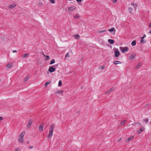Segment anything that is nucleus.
Wrapping results in <instances>:
<instances>
[{
    "label": "nucleus",
    "instance_id": "393cba45",
    "mask_svg": "<svg viewBox=\"0 0 151 151\" xmlns=\"http://www.w3.org/2000/svg\"><path fill=\"white\" fill-rule=\"evenodd\" d=\"M141 40L140 42L141 43H145V42H146V41H147L146 40H144L143 39L144 38H141Z\"/></svg>",
    "mask_w": 151,
    "mask_h": 151
},
{
    "label": "nucleus",
    "instance_id": "c756f323",
    "mask_svg": "<svg viewBox=\"0 0 151 151\" xmlns=\"http://www.w3.org/2000/svg\"><path fill=\"white\" fill-rule=\"evenodd\" d=\"M62 82L61 80H60L59 81L58 83V85L60 86H62Z\"/></svg>",
    "mask_w": 151,
    "mask_h": 151
},
{
    "label": "nucleus",
    "instance_id": "58836bf2",
    "mask_svg": "<svg viewBox=\"0 0 151 151\" xmlns=\"http://www.w3.org/2000/svg\"><path fill=\"white\" fill-rule=\"evenodd\" d=\"M105 68V66H102L101 67V68L102 69H104Z\"/></svg>",
    "mask_w": 151,
    "mask_h": 151
},
{
    "label": "nucleus",
    "instance_id": "aec40b11",
    "mask_svg": "<svg viewBox=\"0 0 151 151\" xmlns=\"http://www.w3.org/2000/svg\"><path fill=\"white\" fill-rule=\"evenodd\" d=\"M43 54L44 55V56H45V57H46V58L45 59V60H48L49 59L50 57L49 56L46 55H45V54H44V53H43Z\"/></svg>",
    "mask_w": 151,
    "mask_h": 151
},
{
    "label": "nucleus",
    "instance_id": "4c0bfd02",
    "mask_svg": "<svg viewBox=\"0 0 151 151\" xmlns=\"http://www.w3.org/2000/svg\"><path fill=\"white\" fill-rule=\"evenodd\" d=\"M122 138H120L118 139V140H117V141L118 142H120L122 140Z\"/></svg>",
    "mask_w": 151,
    "mask_h": 151
},
{
    "label": "nucleus",
    "instance_id": "4468645a",
    "mask_svg": "<svg viewBox=\"0 0 151 151\" xmlns=\"http://www.w3.org/2000/svg\"><path fill=\"white\" fill-rule=\"evenodd\" d=\"M145 129L143 127H141L140 129L138 131V133L139 134L141 133Z\"/></svg>",
    "mask_w": 151,
    "mask_h": 151
},
{
    "label": "nucleus",
    "instance_id": "cd10ccee",
    "mask_svg": "<svg viewBox=\"0 0 151 151\" xmlns=\"http://www.w3.org/2000/svg\"><path fill=\"white\" fill-rule=\"evenodd\" d=\"M128 10H129V12L130 13H131V14L132 13V11L133 10V8H132L129 7V9Z\"/></svg>",
    "mask_w": 151,
    "mask_h": 151
},
{
    "label": "nucleus",
    "instance_id": "7c9ffc66",
    "mask_svg": "<svg viewBox=\"0 0 151 151\" xmlns=\"http://www.w3.org/2000/svg\"><path fill=\"white\" fill-rule=\"evenodd\" d=\"M69 56H70V54H69V53L68 52H67L66 54L65 55V58L69 57Z\"/></svg>",
    "mask_w": 151,
    "mask_h": 151
},
{
    "label": "nucleus",
    "instance_id": "6ab92c4d",
    "mask_svg": "<svg viewBox=\"0 0 151 151\" xmlns=\"http://www.w3.org/2000/svg\"><path fill=\"white\" fill-rule=\"evenodd\" d=\"M73 36L76 39H78L80 38V35H73Z\"/></svg>",
    "mask_w": 151,
    "mask_h": 151
},
{
    "label": "nucleus",
    "instance_id": "de8ad7c7",
    "mask_svg": "<svg viewBox=\"0 0 151 151\" xmlns=\"http://www.w3.org/2000/svg\"><path fill=\"white\" fill-rule=\"evenodd\" d=\"M27 143H29V142H27Z\"/></svg>",
    "mask_w": 151,
    "mask_h": 151
},
{
    "label": "nucleus",
    "instance_id": "c9c22d12",
    "mask_svg": "<svg viewBox=\"0 0 151 151\" xmlns=\"http://www.w3.org/2000/svg\"><path fill=\"white\" fill-rule=\"evenodd\" d=\"M79 17V16H78V15H77V14H76V15H75L74 16V18H77L78 17Z\"/></svg>",
    "mask_w": 151,
    "mask_h": 151
},
{
    "label": "nucleus",
    "instance_id": "6e6552de",
    "mask_svg": "<svg viewBox=\"0 0 151 151\" xmlns=\"http://www.w3.org/2000/svg\"><path fill=\"white\" fill-rule=\"evenodd\" d=\"M108 31L111 33H113V34H114L116 32V29L114 28H112L111 29H109L108 30Z\"/></svg>",
    "mask_w": 151,
    "mask_h": 151
},
{
    "label": "nucleus",
    "instance_id": "423d86ee",
    "mask_svg": "<svg viewBox=\"0 0 151 151\" xmlns=\"http://www.w3.org/2000/svg\"><path fill=\"white\" fill-rule=\"evenodd\" d=\"M48 70L50 72H53L55 70V69L52 67H50Z\"/></svg>",
    "mask_w": 151,
    "mask_h": 151
},
{
    "label": "nucleus",
    "instance_id": "f8f14e48",
    "mask_svg": "<svg viewBox=\"0 0 151 151\" xmlns=\"http://www.w3.org/2000/svg\"><path fill=\"white\" fill-rule=\"evenodd\" d=\"M115 88H112L109 90H108L106 92V93L108 94L109 93L111 92L112 91H113L114 90Z\"/></svg>",
    "mask_w": 151,
    "mask_h": 151
},
{
    "label": "nucleus",
    "instance_id": "bb28decb",
    "mask_svg": "<svg viewBox=\"0 0 151 151\" xmlns=\"http://www.w3.org/2000/svg\"><path fill=\"white\" fill-rule=\"evenodd\" d=\"M106 30L105 29L103 30H100L98 31V33H101L102 32H106Z\"/></svg>",
    "mask_w": 151,
    "mask_h": 151
},
{
    "label": "nucleus",
    "instance_id": "dca6fc26",
    "mask_svg": "<svg viewBox=\"0 0 151 151\" xmlns=\"http://www.w3.org/2000/svg\"><path fill=\"white\" fill-rule=\"evenodd\" d=\"M108 42L111 44H113L114 43V41L113 40L110 39L108 40Z\"/></svg>",
    "mask_w": 151,
    "mask_h": 151
},
{
    "label": "nucleus",
    "instance_id": "9b49d317",
    "mask_svg": "<svg viewBox=\"0 0 151 151\" xmlns=\"http://www.w3.org/2000/svg\"><path fill=\"white\" fill-rule=\"evenodd\" d=\"M131 5L134 7V10H136V7L137 6V4H134L132 2L131 4Z\"/></svg>",
    "mask_w": 151,
    "mask_h": 151
},
{
    "label": "nucleus",
    "instance_id": "2eb2a0df",
    "mask_svg": "<svg viewBox=\"0 0 151 151\" xmlns=\"http://www.w3.org/2000/svg\"><path fill=\"white\" fill-rule=\"evenodd\" d=\"M134 138V136H131L127 139L126 140V141L127 142H128L131 139H132Z\"/></svg>",
    "mask_w": 151,
    "mask_h": 151
},
{
    "label": "nucleus",
    "instance_id": "c03bdc74",
    "mask_svg": "<svg viewBox=\"0 0 151 151\" xmlns=\"http://www.w3.org/2000/svg\"><path fill=\"white\" fill-rule=\"evenodd\" d=\"M33 148V147L32 146H31L29 147V148L30 149H32Z\"/></svg>",
    "mask_w": 151,
    "mask_h": 151
},
{
    "label": "nucleus",
    "instance_id": "5701e85b",
    "mask_svg": "<svg viewBox=\"0 0 151 151\" xmlns=\"http://www.w3.org/2000/svg\"><path fill=\"white\" fill-rule=\"evenodd\" d=\"M28 56H29V54H28L26 53H25L23 55L22 57L23 58H24L27 57Z\"/></svg>",
    "mask_w": 151,
    "mask_h": 151
},
{
    "label": "nucleus",
    "instance_id": "0eeeda50",
    "mask_svg": "<svg viewBox=\"0 0 151 151\" xmlns=\"http://www.w3.org/2000/svg\"><path fill=\"white\" fill-rule=\"evenodd\" d=\"M136 56V54L135 53H132V54L129 57V58L131 59L132 60L134 58H135V57Z\"/></svg>",
    "mask_w": 151,
    "mask_h": 151
},
{
    "label": "nucleus",
    "instance_id": "a211bd4d",
    "mask_svg": "<svg viewBox=\"0 0 151 151\" xmlns=\"http://www.w3.org/2000/svg\"><path fill=\"white\" fill-rule=\"evenodd\" d=\"M113 63L115 65H117L118 64H121V62L119 61H114Z\"/></svg>",
    "mask_w": 151,
    "mask_h": 151
},
{
    "label": "nucleus",
    "instance_id": "79ce46f5",
    "mask_svg": "<svg viewBox=\"0 0 151 151\" xmlns=\"http://www.w3.org/2000/svg\"><path fill=\"white\" fill-rule=\"evenodd\" d=\"M3 118L2 117H0V121L2 120L3 119Z\"/></svg>",
    "mask_w": 151,
    "mask_h": 151
},
{
    "label": "nucleus",
    "instance_id": "09e8293b",
    "mask_svg": "<svg viewBox=\"0 0 151 151\" xmlns=\"http://www.w3.org/2000/svg\"><path fill=\"white\" fill-rule=\"evenodd\" d=\"M71 52L72 53V50H71Z\"/></svg>",
    "mask_w": 151,
    "mask_h": 151
},
{
    "label": "nucleus",
    "instance_id": "2f4dec72",
    "mask_svg": "<svg viewBox=\"0 0 151 151\" xmlns=\"http://www.w3.org/2000/svg\"><path fill=\"white\" fill-rule=\"evenodd\" d=\"M50 2L52 4H55V0H49Z\"/></svg>",
    "mask_w": 151,
    "mask_h": 151
},
{
    "label": "nucleus",
    "instance_id": "7ed1b4c3",
    "mask_svg": "<svg viewBox=\"0 0 151 151\" xmlns=\"http://www.w3.org/2000/svg\"><path fill=\"white\" fill-rule=\"evenodd\" d=\"M120 49L121 50V51L122 53H124L126 52H127L129 49L128 47H120Z\"/></svg>",
    "mask_w": 151,
    "mask_h": 151
},
{
    "label": "nucleus",
    "instance_id": "f257e3e1",
    "mask_svg": "<svg viewBox=\"0 0 151 151\" xmlns=\"http://www.w3.org/2000/svg\"><path fill=\"white\" fill-rule=\"evenodd\" d=\"M25 133V132L23 131L19 135L18 139V141L20 143H24V139L23 137Z\"/></svg>",
    "mask_w": 151,
    "mask_h": 151
},
{
    "label": "nucleus",
    "instance_id": "ddd939ff",
    "mask_svg": "<svg viewBox=\"0 0 151 151\" xmlns=\"http://www.w3.org/2000/svg\"><path fill=\"white\" fill-rule=\"evenodd\" d=\"M126 122L127 121L126 120H124L123 121H122V122H121L120 126H123L126 123Z\"/></svg>",
    "mask_w": 151,
    "mask_h": 151
},
{
    "label": "nucleus",
    "instance_id": "4be33fe9",
    "mask_svg": "<svg viewBox=\"0 0 151 151\" xmlns=\"http://www.w3.org/2000/svg\"><path fill=\"white\" fill-rule=\"evenodd\" d=\"M13 65V64L12 63H9L8 64L6 65V67L8 68H10Z\"/></svg>",
    "mask_w": 151,
    "mask_h": 151
},
{
    "label": "nucleus",
    "instance_id": "39448f33",
    "mask_svg": "<svg viewBox=\"0 0 151 151\" xmlns=\"http://www.w3.org/2000/svg\"><path fill=\"white\" fill-rule=\"evenodd\" d=\"M76 7L74 6H72L68 7V10L69 11H73L75 10L76 9Z\"/></svg>",
    "mask_w": 151,
    "mask_h": 151
},
{
    "label": "nucleus",
    "instance_id": "1a4fd4ad",
    "mask_svg": "<svg viewBox=\"0 0 151 151\" xmlns=\"http://www.w3.org/2000/svg\"><path fill=\"white\" fill-rule=\"evenodd\" d=\"M32 123V120L31 119H29L28 121L27 127L28 128L29 127Z\"/></svg>",
    "mask_w": 151,
    "mask_h": 151
},
{
    "label": "nucleus",
    "instance_id": "72a5a7b5",
    "mask_svg": "<svg viewBox=\"0 0 151 151\" xmlns=\"http://www.w3.org/2000/svg\"><path fill=\"white\" fill-rule=\"evenodd\" d=\"M140 63H138L136 66V69H138L139 68V67L140 66Z\"/></svg>",
    "mask_w": 151,
    "mask_h": 151
},
{
    "label": "nucleus",
    "instance_id": "e433bc0d",
    "mask_svg": "<svg viewBox=\"0 0 151 151\" xmlns=\"http://www.w3.org/2000/svg\"><path fill=\"white\" fill-rule=\"evenodd\" d=\"M117 1V0H113L112 2L113 3H116V2Z\"/></svg>",
    "mask_w": 151,
    "mask_h": 151
},
{
    "label": "nucleus",
    "instance_id": "c85d7f7f",
    "mask_svg": "<svg viewBox=\"0 0 151 151\" xmlns=\"http://www.w3.org/2000/svg\"><path fill=\"white\" fill-rule=\"evenodd\" d=\"M55 63V60L54 59H52V60L51 61L50 63V65H51L53 64H54Z\"/></svg>",
    "mask_w": 151,
    "mask_h": 151
},
{
    "label": "nucleus",
    "instance_id": "ea45409f",
    "mask_svg": "<svg viewBox=\"0 0 151 151\" xmlns=\"http://www.w3.org/2000/svg\"><path fill=\"white\" fill-rule=\"evenodd\" d=\"M146 37V35H144L141 38H144Z\"/></svg>",
    "mask_w": 151,
    "mask_h": 151
},
{
    "label": "nucleus",
    "instance_id": "412c9836",
    "mask_svg": "<svg viewBox=\"0 0 151 151\" xmlns=\"http://www.w3.org/2000/svg\"><path fill=\"white\" fill-rule=\"evenodd\" d=\"M63 92V91L62 90H60L58 91H57L55 92V93L57 94L62 93Z\"/></svg>",
    "mask_w": 151,
    "mask_h": 151
},
{
    "label": "nucleus",
    "instance_id": "f03ea898",
    "mask_svg": "<svg viewBox=\"0 0 151 151\" xmlns=\"http://www.w3.org/2000/svg\"><path fill=\"white\" fill-rule=\"evenodd\" d=\"M55 127V125L54 124H52L50 126V127L48 135V138H51L52 136L53 132L54 130Z\"/></svg>",
    "mask_w": 151,
    "mask_h": 151
},
{
    "label": "nucleus",
    "instance_id": "473e14b6",
    "mask_svg": "<svg viewBox=\"0 0 151 151\" xmlns=\"http://www.w3.org/2000/svg\"><path fill=\"white\" fill-rule=\"evenodd\" d=\"M50 83V81H49L46 82L45 84V86H46L47 85L49 84Z\"/></svg>",
    "mask_w": 151,
    "mask_h": 151
},
{
    "label": "nucleus",
    "instance_id": "9d476101",
    "mask_svg": "<svg viewBox=\"0 0 151 151\" xmlns=\"http://www.w3.org/2000/svg\"><path fill=\"white\" fill-rule=\"evenodd\" d=\"M16 6V5L15 3H13L12 4L9 5V8L10 9H12L14 8Z\"/></svg>",
    "mask_w": 151,
    "mask_h": 151
},
{
    "label": "nucleus",
    "instance_id": "f3484780",
    "mask_svg": "<svg viewBox=\"0 0 151 151\" xmlns=\"http://www.w3.org/2000/svg\"><path fill=\"white\" fill-rule=\"evenodd\" d=\"M43 125L42 124H40L39 127V129L40 131L41 132L43 130Z\"/></svg>",
    "mask_w": 151,
    "mask_h": 151
},
{
    "label": "nucleus",
    "instance_id": "3c124183",
    "mask_svg": "<svg viewBox=\"0 0 151 151\" xmlns=\"http://www.w3.org/2000/svg\"><path fill=\"white\" fill-rule=\"evenodd\" d=\"M139 124H140V125H141V124L140 123H139Z\"/></svg>",
    "mask_w": 151,
    "mask_h": 151
},
{
    "label": "nucleus",
    "instance_id": "49530a36",
    "mask_svg": "<svg viewBox=\"0 0 151 151\" xmlns=\"http://www.w3.org/2000/svg\"><path fill=\"white\" fill-rule=\"evenodd\" d=\"M149 33L151 34V30L149 31Z\"/></svg>",
    "mask_w": 151,
    "mask_h": 151
},
{
    "label": "nucleus",
    "instance_id": "37998d69",
    "mask_svg": "<svg viewBox=\"0 0 151 151\" xmlns=\"http://www.w3.org/2000/svg\"><path fill=\"white\" fill-rule=\"evenodd\" d=\"M81 0H76V1L78 2H81Z\"/></svg>",
    "mask_w": 151,
    "mask_h": 151
},
{
    "label": "nucleus",
    "instance_id": "a18cd8bd",
    "mask_svg": "<svg viewBox=\"0 0 151 151\" xmlns=\"http://www.w3.org/2000/svg\"><path fill=\"white\" fill-rule=\"evenodd\" d=\"M149 26L150 27H151V23H150V24H149Z\"/></svg>",
    "mask_w": 151,
    "mask_h": 151
},
{
    "label": "nucleus",
    "instance_id": "f704fd0d",
    "mask_svg": "<svg viewBox=\"0 0 151 151\" xmlns=\"http://www.w3.org/2000/svg\"><path fill=\"white\" fill-rule=\"evenodd\" d=\"M146 123H147L148 122V119H145L143 120Z\"/></svg>",
    "mask_w": 151,
    "mask_h": 151
},
{
    "label": "nucleus",
    "instance_id": "20e7f679",
    "mask_svg": "<svg viewBox=\"0 0 151 151\" xmlns=\"http://www.w3.org/2000/svg\"><path fill=\"white\" fill-rule=\"evenodd\" d=\"M114 52V55L116 57H118L120 54V52L118 50V49H116Z\"/></svg>",
    "mask_w": 151,
    "mask_h": 151
},
{
    "label": "nucleus",
    "instance_id": "a19ab883",
    "mask_svg": "<svg viewBox=\"0 0 151 151\" xmlns=\"http://www.w3.org/2000/svg\"><path fill=\"white\" fill-rule=\"evenodd\" d=\"M13 53L17 52V51L16 50H13Z\"/></svg>",
    "mask_w": 151,
    "mask_h": 151
},
{
    "label": "nucleus",
    "instance_id": "b1692460",
    "mask_svg": "<svg viewBox=\"0 0 151 151\" xmlns=\"http://www.w3.org/2000/svg\"><path fill=\"white\" fill-rule=\"evenodd\" d=\"M29 78V76H27L24 79V82H26L27 81V80Z\"/></svg>",
    "mask_w": 151,
    "mask_h": 151
},
{
    "label": "nucleus",
    "instance_id": "a878e982",
    "mask_svg": "<svg viewBox=\"0 0 151 151\" xmlns=\"http://www.w3.org/2000/svg\"><path fill=\"white\" fill-rule=\"evenodd\" d=\"M136 42L135 40L133 41L131 43V45L132 46H135L136 45Z\"/></svg>",
    "mask_w": 151,
    "mask_h": 151
},
{
    "label": "nucleus",
    "instance_id": "8fccbe9b",
    "mask_svg": "<svg viewBox=\"0 0 151 151\" xmlns=\"http://www.w3.org/2000/svg\"><path fill=\"white\" fill-rule=\"evenodd\" d=\"M14 151H17V150H15Z\"/></svg>",
    "mask_w": 151,
    "mask_h": 151
}]
</instances>
